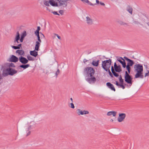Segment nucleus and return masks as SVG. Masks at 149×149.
<instances>
[{"label": "nucleus", "mask_w": 149, "mask_h": 149, "mask_svg": "<svg viewBox=\"0 0 149 149\" xmlns=\"http://www.w3.org/2000/svg\"><path fill=\"white\" fill-rule=\"evenodd\" d=\"M134 72L136 73L135 75V78L143 79L144 76L143 75V68L142 65L140 64H137L134 66Z\"/></svg>", "instance_id": "f257e3e1"}, {"label": "nucleus", "mask_w": 149, "mask_h": 149, "mask_svg": "<svg viewBox=\"0 0 149 149\" xmlns=\"http://www.w3.org/2000/svg\"><path fill=\"white\" fill-rule=\"evenodd\" d=\"M111 63V60L109 59L108 60H105L102 62V68L107 72L108 70L110 67Z\"/></svg>", "instance_id": "f03ea898"}, {"label": "nucleus", "mask_w": 149, "mask_h": 149, "mask_svg": "<svg viewBox=\"0 0 149 149\" xmlns=\"http://www.w3.org/2000/svg\"><path fill=\"white\" fill-rule=\"evenodd\" d=\"M146 23V20L144 18H142L140 20L137 19H133L132 24L133 25H137L144 26V24Z\"/></svg>", "instance_id": "7ed1b4c3"}, {"label": "nucleus", "mask_w": 149, "mask_h": 149, "mask_svg": "<svg viewBox=\"0 0 149 149\" xmlns=\"http://www.w3.org/2000/svg\"><path fill=\"white\" fill-rule=\"evenodd\" d=\"M6 70L7 72V73H5V72L3 73V75L4 76H6L8 75L13 76L16 74L17 72V71L15 69L10 68H7Z\"/></svg>", "instance_id": "20e7f679"}, {"label": "nucleus", "mask_w": 149, "mask_h": 149, "mask_svg": "<svg viewBox=\"0 0 149 149\" xmlns=\"http://www.w3.org/2000/svg\"><path fill=\"white\" fill-rule=\"evenodd\" d=\"M85 70L87 72V74L90 75V77L93 76L94 74L95 71L94 69L93 68L91 67H88L86 68Z\"/></svg>", "instance_id": "39448f33"}, {"label": "nucleus", "mask_w": 149, "mask_h": 149, "mask_svg": "<svg viewBox=\"0 0 149 149\" xmlns=\"http://www.w3.org/2000/svg\"><path fill=\"white\" fill-rule=\"evenodd\" d=\"M86 22L88 25L90 26L93 24V20L91 17L87 16L86 18Z\"/></svg>", "instance_id": "423d86ee"}, {"label": "nucleus", "mask_w": 149, "mask_h": 149, "mask_svg": "<svg viewBox=\"0 0 149 149\" xmlns=\"http://www.w3.org/2000/svg\"><path fill=\"white\" fill-rule=\"evenodd\" d=\"M126 115L125 113H120L119 114L117 120L118 122H120L123 121L126 117Z\"/></svg>", "instance_id": "0eeeda50"}, {"label": "nucleus", "mask_w": 149, "mask_h": 149, "mask_svg": "<svg viewBox=\"0 0 149 149\" xmlns=\"http://www.w3.org/2000/svg\"><path fill=\"white\" fill-rule=\"evenodd\" d=\"M86 79V80L90 84H93L95 83L96 81V78L93 76L90 77Z\"/></svg>", "instance_id": "6e6552de"}, {"label": "nucleus", "mask_w": 149, "mask_h": 149, "mask_svg": "<svg viewBox=\"0 0 149 149\" xmlns=\"http://www.w3.org/2000/svg\"><path fill=\"white\" fill-rule=\"evenodd\" d=\"M19 58L14 55H12L9 58V61L10 62L16 63L18 61Z\"/></svg>", "instance_id": "1a4fd4ad"}, {"label": "nucleus", "mask_w": 149, "mask_h": 149, "mask_svg": "<svg viewBox=\"0 0 149 149\" xmlns=\"http://www.w3.org/2000/svg\"><path fill=\"white\" fill-rule=\"evenodd\" d=\"M132 78L130 75L125 77V81L128 84H130V86L132 84Z\"/></svg>", "instance_id": "9d476101"}, {"label": "nucleus", "mask_w": 149, "mask_h": 149, "mask_svg": "<svg viewBox=\"0 0 149 149\" xmlns=\"http://www.w3.org/2000/svg\"><path fill=\"white\" fill-rule=\"evenodd\" d=\"M19 58L20 62L23 64H25L28 62V60L26 58L22 56L19 57Z\"/></svg>", "instance_id": "9b49d317"}, {"label": "nucleus", "mask_w": 149, "mask_h": 149, "mask_svg": "<svg viewBox=\"0 0 149 149\" xmlns=\"http://www.w3.org/2000/svg\"><path fill=\"white\" fill-rule=\"evenodd\" d=\"M117 60L122 64L123 68H125L126 67V65L125 61L122 57H120L118 58Z\"/></svg>", "instance_id": "f8f14e48"}, {"label": "nucleus", "mask_w": 149, "mask_h": 149, "mask_svg": "<svg viewBox=\"0 0 149 149\" xmlns=\"http://www.w3.org/2000/svg\"><path fill=\"white\" fill-rule=\"evenodd\" d=\"M114 67L115 71L117 72H120L122 71L121 67L120 65H117L116 63H114Z\"/></svg>", "instance_id": "ddd939ff"}, {"label": "nucleus", "mask_w": 149, "mask_h": 149, "mask_svg": "<svg viewBox=\"0 0 149 149\" xmlns=\"http://www.w3.org/2000/svg\"><path fill=\"white\" fill-rule=\"evenodd\" d=\"M20 39V34L19 31H17L16 33V34L14 42L15 43H19L18 41Z\"/></svg>", "instance_id": "4468645a"}, {"label": "nucleus", "mask_w": 149, "mask_h": 149, "mask_svg": "<svg viewBox=\"0 0 149 149\" xmlns=\"http://www.w3.org/2000/svg\"><path fill=\"white\" fill-rule=\"evenodd\" d=\"M124 58L128 62L127 65L132 66L134 64V62L132 60L128 58L127 57L125 56Z\"/></svg>", "instance_id": "2eb2a0df"}, {"label": "nucleus", "mask_w": 149, "mask_h": 149, "mask_svg": "<svg viewBox=\"0 0 149 149\" xmlns=\"http://www.w3.org/2000/svg\"><path fill=\"white\" fill-rule=\"evenodd\" d=\"M106 85L108 87L110 88L111 90L113 91H116L115 89V88L113 85L111 84L110 82H107L106 84Z\"/></svg>", "instance_id": "dca6fc26"}, {"label": "nucleus", "mask_w": 149, "mask_h": 149, "mask_svg": "<svg viewBox=\"0 0 149 149\" xmlns=\"http://www.w3.org/2000/svg\"><path fill=\"white\" fill-rule=\"evenodd\" d=\"M30 54L31 55L33 56L34 57H36L38 55V52L36 51L35 50L30 51Z\"/></svg>", "instance_id": "f3484780"}, {"label": "nucleus", "mask_w": 149, "mask_h": 149, "mask_svg": "<svg viewBox=\"0 0 149 149\" xmlns=\"http://www.w3.org/2000/svg\"><path fill=\"white\" fill-rule=\"evenodd\" d=\"M117 112L115 111H110L108 112L107 115L108 116H110L112 115L113 116H115L116 115Z\"/></svg>", "instance_id": "a211bd4d"}, {"label": "nucleus", "mask_w": 149, "mask_h": 149, "mask_svg": "<svg viewBox=\"0 0 149 149\" xmlns=\"http://www.w3.org/2000/svg\"><path fill=\"white\" fill-rule=\"evenodd\" d=\"M126 10L131 15H132V14L133 9L132 7L129 6H127L126 7Z\"/></svg>", "instance_id": "6ab92c4d"}, {"label": "nucleus", "mask_w": 149, "mask_h": 149, "mask_svg": "<svg viewBox=\"0 0 149 149\" xmlns=\"http://www.w3.org/2000/svg\"><path fill=\"white\" fill-rule=\"evenodd\" d=\"M16 52L21 56H24L25 54L24 52L22 50H17L16 51Z\"/></svg>", "instance_id": "aec40b11"}, {"label": "nucleus", "mask_w": 149, "mask_h": 149, "mask_svg": "<svg viewBox=\"0 0 149 149\" xmlns=\"http://www.w3.org/2000/svg\"><path fill=\"white\" fill-rule=\"evenodd\" d=\"M36 44L35 49L36 51H38L39 50V47L40 45V43L38 41H36Z\"/></svg>", "instance_id": "412c9836"}, {"label": "nucleus", "mask_w": 149, "mask_h": 149, "mask_svg": "<svg viewBox=\"0 0 149 149\" xmlns=\"http://www.w3.org/2000/svg\"><path fill=\"white\" fill-rule=\"evenodd\" d=\"M99 60H97V61H93L92 63V65L95 66H97L99 65Z\"/></svg>", "instance_id": "4be33fe9"}, {"label": "nucleus", "mask_w": 149, "mask_h": 149, "mask_svg": "<svg viewBox=\"0 0 149 149\" xmlns=\"http://www.w3.org/2000/svg\"><path fill=\"white\" fill-rule=\"evenodd\" d=\"M30 66V65L29 64H23L19 66V67L21 68H23L24 69H26V68H28Z\"/></svg>", "instance_id": "5701e85b"}, {"label": "nucleus", "mask_w": 149, "mask_h": 149, "mask_svg": "<svg viewBox=\"0 0 149 149\" xmlns=\"http://www.w3.org/2000/svg\"><path fill=\"white\" fill-rule=\"evenodd\" d=\"M31 125L29 126L28 128H27L26 129V130L27 131H28V133H27L26 136H28L31 133V132L29 131V130L31 128Z\"/></svg>", "instance_id": "b1692460"}, {"label": "nucleus", "mask_w": 149, "mask_h": 149, "mask_svg": "<svg viewBox=\"0 0 149 149\" xmlns=\"http://www.w3.org/2000/svg\"><path fill=\"white\" fill-rule=\"evenodd\" d=\"M7 68H12V67L15 68V64L13 63H8L7 65Z\"/></svg>", "instance_id": "393cba45"}, {"label": "nucleus", "mask_w": 149, "mask_h": 149, "mask_svg": "<svg viewBox=\"0 0 149 149\" xmlns=\"http://www.w3.org/2000/svg\"><path fill=\"white\" fill-rule=\"evenodd\" d=\"M77 113L79 115H83V111L80 109H78L77 110Z\"/></svg>", "instance_id": "a878e982"}, {"label": "nucleus", "mask_w": 149, "mask_h": 149, "mask_svg": "<svg viewBox=\"0 0 149 149\" xmlns=\"http://www.w3.org/2000/svg\"><path fill=\"white\" fill-rule=\"evenodd\" d=\"M118 23L121 25H127L128 26V24L127 23L123 22L121 21H118Z\"/></svg>", "instance_id": "bb28decb"}, {"label": "nucleus", "mask_w": 149, "mask_h": 149, "mask_svg": "<svg viewBox=\"0 0 149 149\" xmlns=\"http://www.w3.org/2000/svg\"><path fill=\"white\" fill-rule=\"evenodd\" d=\"M27 57L28 60L33 61L34 60V58L29 55L27 56Z\"/></svg>", "instance_id": "cd10ccee"}, {"label": "nucleus", "mask_w": 149, "mask_h": 149, "mask_svg": "<svg viewBox=\"0 0 149 149\" xmlns=\"http://www.w3.org/2000/svg\"><path fill=\"white\" fill-rule=\"evenodd\" d=\"M43 3L44 5L47 6H49V1H46V0L43 1Z\"/></svg>", "instance_id": "c85d7f7f"}, {"label": "nucleus", "mask_w": 149, "mask_h": 149, "mask_svg": "<svg viewBox=\"0 0 149 149\" xmlns=\"http://www.w3.org/2000/svg\"><path fill=\"white\" fill-rule=\"evenodd\" d=\"M86 3H88V4L90 5L91 6H94V5H95V4H93L90 2L88 0H86Z\"/></svg>", "instance_id": "c756f323"}, {"label": "nucleus", "mask_w": 149, "mask_h": 149, "mask_svg": "<svg viewBox=\"0 0 149 149\" xmlns=\"http://www.w3.org/2000/svg\"><path fill=\"white\" fill-rule=\"evenodd\" d=\"M119 80L120 83H123L124 80L123 79H122L121 75H120V77L119 78Z\"/></svg>", "instance_id": "7c9ffc66"}, {"label": "nucleus", "mask_w": 149, "mask_h": 149, "mask_svg": "<svg viewBox=\"0 0 149 149\" xmlns=\"http://www.w3.org/2000/svg\"><path fill=\"white\" fill-rule=\"evenodd\" d=\"M146 71V72L145 73V74H144V77H146L147 76H149V70H147Z\"/></svg>", "instance_id": "2f4dec72"}, {"label": "nucleus", "mask_w": 149, "mask_h": 149, "mask_svg": "<svg viewBox=\"0 0 149 149\" xmlns=\"http://www.w3.org/2000/svg\"><path fill=\"white\" fill-rule=\"evenodd\" d=\"M26 36V31H24L23 33L21 35V37L23 38H24Z\"/></svg>", "instance_id": "473e14b6"}, {"label": "nucleus", "mask_w": 149, "mask_h": 149, "mask_svg": "<svg viewBox=\"0 0 149 149\" xmlns=\"http://www.w3.org/2000/svg\"><path fill=\"white\" fill-rule=\"evenodd\" d=\"M130 66H129V65H127L126 66V68L129 72V73H130Z\"/></svg>", "instance_id": "72a5a7b5"}, {"label": "nucleus", "mask_w": 149, "mask_h": 149, "mask_svg": "<svg viewBox=\"0 0 149 149\" xmlns=\"http://www.w3.org/2000/svg\"><path fill=\"white\" fill-rule=\"evenodd\" d=\"M89 113V112L88 111L84 110L83 111V115H84V114L86 115V114H88Z\"/></svg>", "instance_id": "f704fd0d"}, {"label": "nucleus", "mask_w": 149, "mask_h": 149, "mask_svg": "<svg viewBox=\"0 0 149 149\" xmlns=\"http://www.w3.org/2000/svg\"><path fill=\"white\" fill-rule=\"evenodd\" d=\"M112 73L113 74L114 76L116 77H118L119 76L118 74V73H116L115 71L113 72Z\"/></svg>", "instance_id": "c9c22d12"}, {"label": "nucleus", "mask_w": 149, "mask_h": 149, "mask_svg": "<svg viewBox=\"0 0 149 149\" xmlns=\"http://www.w3.org/2000/svg\"><path fill=\"white\" fill-rule=\"evenodd\" d=\"M59 73H60V70L58 69L57 71L55 73V76H56V77H57L58 75V74H59Z\"/></svg>", "instance_id": "e433bc0d"}, {"label": "nucleus", "mask_w": 149, "mask_h": 149, "mask_svg": "<svg viewBox=\"0 0 149 149\" xmlns=\"http://www.w3.org/2000/svg\"><path fill=\"white\" fill-rule=\"evenodd\" d=\"M107 71L108 72L109 75L111 77H113V75L111 73V71H110V70L109 69H108V70Z\"/></svg>", "instance_id": "4c0bfd02"}, {"label": "nucleus", "mask_w": 149, "mask_h": 149, "mask_svg": "<svg viewBox=\"0 0 149 149\" xmlns=\"http://www.w3.org/2000/svg\"><path fill=\"white\" fill-rule=\"evenodd\" d=\"M123 83H120L119 87L122 88L123 89H124L125 88V86L123 85Z\"/></svg>", "instance_id": "58836bf2"}, {"label": "nucleus", "mask_w": 149, "mask_h": 149, "mask_svg": "<svg viewBox=\"0 0 149 149\" xmlns=\"http://www.w3.org/2000/svg\"><path fill=\"white\" fill-rule=\"evenodd\" d=\"M12 47L14 49H19V46H12Z\"/></svg>", "instance_id": "ea45409f"}, {"label": "nucleus", "mask_w": 149, "mask_h": 149, "mask_svg": "<svg viewBox=\"0 0 149 149\" xmlns=\"http://www.w3.org/2000/svg\"><path fill=\"white\" fill-rule=\"evenodd\" d=\"M35 33L36 36H38L39 35V31L36 30L35 32Z\"/></svg>", "instance_id": "a19ab883"}, {"label": "nucleus", "mask_w": 149, "mask_h": 149, "mask_svg": "<svg viewBox=\"0 0 149 149\" xmlns=\"http://www.w3.org/2000/svg\"><path fill=\"white\" fill-rule=\"evenodd\" d=\"M59 13L61 15H62L64 13V11L63 10H60L59 11Z\"/></svg>", "instance_id": "79ce46f5"}, {"label": "nucleus", "mask_w": 149, "mask_h": 149, "mask_svg": "<svg viewBox=\"0 0 149 149\" xmlns=\"http://www.w3.org/2000/svg\"><path fill=\"white\" fill-rule=\"evenodd\" d=\"M54 35L57 36V37L60 40H61V37L60 36H58V35L57 34L55 33Z\"/></svg>", "instance_id": "37998d69"}, {"label": "nucleus", "mask_w": 149, "mask_h": 149, "mask_svg": "<svg viewBox=\"0 0 149 149\" xmlns=\"http://www.w3.org/2000/svg\"><path fill=\"white\" fill-rule=\"evenodd\" d=\"M37 36L38 37V42H39L40 43L41 42V41L40 39V38L39 35Z\"/></svg>", "instance_id": "c03bdc74"}, {"label": "nucleus", "mask_w": 149, "mask_h": 149, "mask_svg": "<svg viewBox=\"0 0 149 149\" xmlns=\"http://www.w3.org/2000/svg\"><path fill=\"white\" fill-rule=\"evenodd\" d=\"M52 13H53L55 15H59V14L56 11H54L52 12Z\"/></svg>", "instance_id": "a18cd8bd"}, {"label": "nucleus", "mask_w": 149, "mask_h": 149, "mask_svg": "<svg viewBox=\"0 0 149 149\" xmlns=\"http://www.w3.org/2000/svg\"><path fill=\"white\" fill-rule=\"evenodd\" d=\"M71 105V107L72 108L74 109V106L73 104L72 103H71L70 104Z\"/></svg>", "instance_id": "49530a36"}, {"label": "nucleus", "mask_w": 149, "mask_h": 149, "mask_svg": "<svg viewBox=\"0 0 149 149\" xmlns=\"http://www.w3.org/2000/svg\"><path fill=\"white\" fill-rule=\"evenodd\" d=\"M111 71L112 72H113L114 71H115V69H114L113 67V66H112L111 67Z\"/></svg>", "instance_id": "de8ad7c7"}, {"label": "nucleus", "mask_w": 149, "mask_h": 149, "mask_svg": "<svg viewBox=\"0 0 149 149\" xmlns=\"http://www.w3.org/2000/svg\"><path fill=\"white\" fill-rule=\"evenodd\" d=\"M96 3H95V5H98L100 3V2L98 0H96Z\"/></svg>", "instance_id": "09e8293b"}, {"label": "nucleus", "mask_w": 149, "mask_h": 149, "mask_svg": "<svg viewBox=\"0 0 149 149\" xmlns=\"http://www.w3.org/2000/svg\"><path fill=\"white\" fill-rule=\"evenodd\" d=\"M129 75H130L128 73L127 71H126L125 72V77H126V76H128Z\"/></svg>", "instance_id": "8fccbe9b"}, {"label": "nucleus", "mask_w": 149, "mask_h": 149, "mask_svg": "<svg viewBox=\"0 0 149 149\" xmlns=\"http://www.w3.org/2000/svg\"><path fill=\"white\" fill-rule=\"evenodd\" d=\"M116 84L117 86H120V84H119L118 82L117 81H116Z\"/></svg>", "instance_id": "3c124183"}, {"label": "nucleus", "mask_w": 149, "mask_h": 149, "mask_svg": "<svg viewBox=\"0 0 149 149\" xmlns=\"http://www.w3.org/2000/svg\"><path fill=\"white\" fill-rule=\"evenodd\" d=\"M24 38H23L22 37H21V38L20 39V41L21 42H22L23 41V40L24 39Z\"/></svg>", "instance_id": "603ef678"}, {"label": "nucleus", "mask_w": 149, "mask_h": 149, "mask_svg": "<svg viewBox=\"0 0 149 149\" xmlns=\"http://www.w3.org/2000/svg\"><path fill=\"white\" fill-rule=\"evenodd\" d=\"M144 66L146 70H148V67L147 66V65H144Z\"/></svg>", "instance_id": "864d4df0"}, {"label": "nucleus", "mask_w": 149, "mask_h": 149, "mask_svg": "<svg viewBox=\"0 0 149 149\" xmlns=\"http://www.w3.org/2000/svg\"><path fill=\"white\" fill-rule=\"evenodd\" d=\"M101 5H102V6H105V4L104 3H102V2H100V3Z\"/></svg>", "instance_id": "5fc2aeb1"}, {"label": "nucleus", "mask_w": 149, "mask_h": 149, "mask_svg": "<svg viewBox=\"0 0 149 149\" xmlns=\"http://www.w3.org/2000/svg\"><path fill=\"white\" fill-rule=\"evenodd\" d=\"M40 26H38L37 27V29L36 30L37 31H39L40 30Z\"/></svg>", "instance_id": "6e6d98bb"}, {"label": "nucleus", "mask_w": 149, "mask_h": 149, "mask_svg": "<svg viewBox=\"0 0 149 149\" xmlns=\"http://www.w3.org/2000/svg\"><path fill=\"white\" fill-rule=\"evenodd\" d=\"M87 60L86 59H84L83 62L84 63H85L86 62H87Z\"/></svg>", "instance_id": "4d7b16f0"}, {"label": "nucleus", "mask_w": 149, "mask_h": 149, "mask_svg": "<svg viewBox=\"0 0 149 149\" xmlns=\"http://www.w3.org/2000/svg\"><path fill=\"white\" fill-rule=\"evenodd\" d=\"M83 3H86V0H81Z\"/></svg>", "instance_id": "13d9d810"}, {"label": "nucleus", "mask_w": 149, "mask_h": 149, "mask_svg": "<svg viewBox=\"0 0 149 149\" xmlns=\"http://www.w3.org/2000/svg\"><path fill=\"white\" fill-rule=\"evenodd\" d=\"M21 45H22L21 44H19L17 46H19L20 47H21Z\"/></svg>", "instance_id": "bf43d9fd"}, {"label": "nucleus", "mask_w": 149, "mask_h": 149, "mask_svg": "<svg viewBox=\"0 0 149 149\" xmlns=\"http://www.w3.org/2000/svg\"><path fill=\"white\" fill-rule=\"evenodd\" d=\"M147 24L149 26V22H147Z\"/></svg>", "instance_id": "052dcab7"}, {"label": "nucleus", "mask_w": 149, "mask_h": 149, "mask_svg": "<svg viewBox=\"0 0 149 149\" xmlns=\"http://www.w3.org/2000/svg\"><path fill=\"white\" fill-rule=\"evenodd\" d=\"M110 120L111 122H113V120L112 119H111Z\"/></svg>", "instance_id": "680f3d73"}, {"label": "nucleus", "mask_w": 149, "mask_h": 149, "mask_svg": "<svg viewBox=\"0 0 149 149\" xmlns=\"http://www.w3.org/2000/svg\"><path fill=\"white\" fill-rule=\"evenodd\" d=\"M70 100H71V101L72 102H73V100H72V98H70Z\"/></svg>", "instance_id": "e2e57ef3"}, {"label": "nucleus", "mask_w": 149, "mask_h": 149, "mask_svg": "<svg viewBox=\"0 0 149 149\" xmlns=\"http://www.w3.org/2000/svg\"><path fill=\"white\" fill-rule=\"evenodd\" d=\"M40 33L44 37V35L43 34H42L41 33Z\"/></svg>", "instance_id": "0e129e2a"}, {"label": "nucleus", "mask_w": 149, "mask_h": 149, "mask_svg": "<svg viewBox=\"0 0 149 149\" xmlns=\"http://www.w3.org/2000/svg\"><path fill=\"white\" fill-rule=\"evenodd\" d=\"M47 10H49V11H50V10L48 9L47 8Z\"/></svg>", "instance_id": "69168bd1"}]
</instances>
